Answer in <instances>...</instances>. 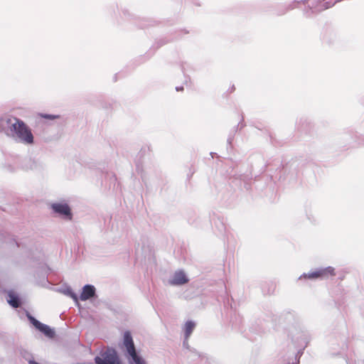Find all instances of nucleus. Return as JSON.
I'll list each match as a JSON object with an SVG mask.
<instances>
[{
	"label": "nucleus",
	"mask_w": 364,
	"mask_h": 364,
	"mask_svg": "<svg viewBox=\"0 0 364 364\" xmlns=\"http://www.w3.org/2000/svg\"><path fill=\"white\" fill-rule=\"evenodd\" d=\"M95 364H122L116 350L110 348L101 350L99 355L95 357Z\"/></svg>",
	"instance_id": "obj_1"
},
{
	"label": "nucleus",
	"mask_w": 364,
	"mask_h": 364,
	"mask_svg": "<svg viewBox=\"0 0 364 364\" xmlns=\"http://www.w3.org/2000/svg\"><path fill=\"white\" fill-rule=\"evenodd\" d=\"M16 122L12 124L13 130L21 141L26 144L33 142V136L31 129L21 120L16 119Z\"/></svg>",
	"instance_id": "obj_2"
},
{
	"label": "nucleus",
	"mask_w": 364,
	"mask_h": 364,
	"mask_svg": "<svg viewBox=\"0 0 364 364\" xmlns=\"http://www.w3.org/2000/svg\"><path fill=\"white\" fill-rule=\"evenodd\" d=\"M123 345L134 364H145V361L136 353L134 341L129 331H126L124 333Z\"/></svg>",
	"instance_id": "obj_3"
},
{
	"label": "nucleus",
	"mask_w": 364,
	"mask_h": 364,
	"mask_svg": "<svg viewBox=\"0 0 364 364\" xmlns=\"http://www.w3.org/2000/svg\"><path fill=\"white\" fill-rule=\"evenodd\" d=\"M31 322L32 324L38 329L41 332L43 333L46 336L49 338H53L55 336V332L53 329H51L48 326L43 324L34 318L33 317H30Z\"/></svg>",
	"instance_id": "obj_4"
},
{
	"label": "nucleus",
	"mask_w": 364,
	"mask_h": 364,
	"mask_svg": "<svg viewBox=\"0 0 364 364\" xmlns=\"http://www.w3.org/2000/svg\"><path fill=\"white\" fill-rule=\"evenodd\" d=\"M53 210L59 214L66 215L69 217V219H71V212L70 208L66 203H53L52 205Z\"/></svg>",
	"instance_id": "obj_5"
},
{
	"label": "nucleus",
	"mask_w": 364,
	"mask_h": 364,
	"mask_svg": "<svg viewBox=\"0 0 364 364\" xmlns=\"http://www.w3.org/2000/svg\"><path fill=\"white\" fill-rule=\"evenodd\" d=\"M188 282V279L185 273L182 271H178L175 272L172 279L170 281V284L172 285H182Z\"/></svg>",
	"instance_id": "obj_6"
},
{
	"label": "nucleus",
	"mask_w": 364,
	"mask_h": 364,
	"mask_svg": "<svg viewBox=\"0 0 364 364\" xmlns=\"http://www.w3.org/2000/svg\"><path fill=\"white\" fill-rule=\"evenodd\" d=\"M95 294V289L93 286L92 285H85L83 289H82V291L80 294V299L82 301H86L89 299H90L91 297L94 296Z\"/></svg>",
	"instance_id": "obj_7"
},
{
	"label": "nucleus",
	"mask_w": 364,
	"mask_h": 364,
	"mask_svg": "<svg viewBox=\"0 0 364 364\" xmlns=\"http://www.w3.org/2000/svg\"><path fill=\"white\" fill-rule=\"evenodd\" d=\"M318 270L319 278H328L329 277H333L336 275L335 269L332 267H328Z\"/></svg>",
	"instance_id": "obj_8"
},
{
	"label": "nucleus",
	"mask_w": 364,
	"mask_h": 364,
	"mask_svg": "<svg viewBox=\"0 0 364 364\" xmlns=\"http://www.w3.org/2000/svg\"><path fill=\"white\" fill-rule=\"evenodd\" d=\"M195 328V323L193 321H187L185 324V336L186 338L188 339L192 333Z\"/></svg>",
	"instance_id": "obj_9"
},
{
	"label": "nucleus",
	"mask_w": 364,
	"mask_h": 364,
	"mask_svg": "<svg viewBox=\"0 0 364 364\" xmlns=\"http://www.w3.org/2000/svg\"><path fill=\"white\" fill-rule=\"evenodd\" d=\"M9 304L14 308H18L20 306V301L16 296L13 294H9L8 299Z\"/></svg>",
	"instance_id": "obj_10"
},
{
	"label": "nucleus",
	"mask_w": 364,
	"mask_h": 364,
	"mask_svg": "<svg viewBox=\"0 0 364 364\" xmlns=\"http://www.w3.org/2000/svg\"><path fill=\"white\" fill-rule=\"evenodd\" d=\"M333 5H334V3H331L330 1H326V2L323 3L322 4H318L316 6H314V9H315L316 11L320 12L325 9L331 8Z\"/></svg>",
	"instance_id": "obj_11"
},
{
	"label": "nucleus",
	"mask_w": 364,
	"mask_h": 364,
	"mask_svg": "<svg viewBox=\"0 0 364 364\" xmlns=\"http://www.w3.org/2000/svg\"><path fill=\"white\" fill-rule=\"evenodd\" d=\"M304 278L307 279H317L319 278L318 270H316L314 272H309V274H305L303 275Z\"/></svg>",
	"instance_id": "obj_12"
},
{
	"label": "nucleus",
	"mask_w": 364,
	"mask_h": 364,
	"mask_svg": "<svg viewBox=\"0 0 364 364\" xmlns=\"http://www.w3.org/2000/svg\"><path fill=\"white\" fill-rule=\"evenodd\" d=\"M43 118L48 119H54L57 118V116L51 115V114H41V115Z\"/></svg>",
	"instance_id": "obj_13"
},
{
	"label": "nucleus",
	"mask_w": 364,
	"mask_h": 364,
	"mask_svg": "<svg viewBox=\"0 0 364 364\" xmlns=\"http://www.w3.org/2000/svg\"><path fill=\"white\" fill-rule=\"evenodd\" d=\"M235 90V85H232L230 90V92H233Z\"/></svg>",
	"instance_id": "obj_14"
},
{
	"label": "nucleus",
	"mask_w": 364,
	"mask_h": 364,
	"mask_svg": "<svg viewBox=\"0 0 364 364\" xmlns=\"http://www.w3.org/2000/svg\"><path fill=\"white\" fill-rule=\"evenodd\" d=\"M29 364H39V363H38L37 362H36L34 360H30Z\"/></svg>",
	"instance_id": "obj_15"
},
{
	"label": "nucleus",
	"mask_w": 364,
	"mask_h": 364,
	"mask_svg": "<svg viewBox=\"0 0 364 364\" xmlns=\"http://www.w3.org/2000/svg\"><path fill=\"white\" fill-rule=\"evenodd\" d=\"M73 298L75 301H77V296H76L75 295H73Z\"/></svg>",
	"instance_id": "obj_16"
},
{
	"label": "nucleus",
	"mask_w": 364,
	"mask_h": 364,
	"mask_svg": "<svg viewBox=\"0 0 364 364\" xmlns=\"http://www.w3.org/2000/svg\"><path fill=\"white\" fill-rule=\"evenodd\" d=\"M177 90H183V87H181V88H177Z\"/></svg>",
	"instance_id": "obj_17"
}]
</instances>
